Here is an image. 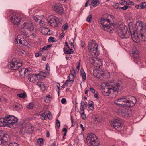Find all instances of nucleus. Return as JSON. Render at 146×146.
Wrapping results in <instances>:
<instances>
[{
  "instance_id": "nucleus-31",
  "label": "nucleus",
  "mask_w": 146,
  "mask_h": 146,
  "mask_svg": "<svg viewBox=\"0 0 146 146\" xmlns=\"http://www.w3.org/2000/svg\"><path fill=\"white\" fill-rule=\"evenodd\" d=\"M17 96L19 98H24L27 96L25 92L23 93H19L17 94Z\"/></svg>"
},
{
  "instance_id": "nucleus-2",
  "label": "nucleus",
  "mask_w": 146,
  "mask_h": 146,
  "mask_svg": "<svg viewBox=\"0 0 146 146\" xmlns=\"http://www.w3.org/2000/svg\"><path fill=\"white\" fill-rule=\"evenodd\" d=\"M114 102L117 105L130 107L135 105L136 102V100L134 97L128 95L117 99L114 101Z\"/></svg>"
},
{
  "instance_id": "nucleus-32",
  "label": "nucleus",
  "mask_w": 146,
  "mask_h": 146,
  "mask_svg": "<svg viewBox=\"0 0 146 146\" xmlns=\"http://www.w3.org/2000/svg\"><path fill=\"white\" fill-rule=\"evenodd\" d=\"M80 75L82 76V77L83 81H85L86 79V74L83 70L82 71L81 70Z\"/></svg>"
},
{
  "instance_id": "nucleus-13",
  "label": "nucleus",
  "mask_w": 146,
  "mask_h": 146,
  "mask_svg": "<svg viewBox=\"0 0 146 146\" xmlns=\"http://www.w3.org/2000/svg\"><path fill=\"white\" fill-rule=\"evenodd\" d=\"M105 86L104 89H102V93L105 96H108L109 94L113 92L110 86V84L108 83H105Z\"/></svg>"
},
{
  "instance_id": "nucleus-29",
  "label": "nucleus",
  "mask_w": 146,
  "mask_h": 146,
  "mask_svg": "<svg viewBox=\"0 0 146 146\" xmlns=\"http://www.w3.org/2000/svg\"><path fill=\"white\" fill-rule=\"evenodd\" d=\"M88 107L90 108V110H93L94 108V103L92 101H91L88 103Z\"/></svg>"
},
{
  "instance_id": "nucleus-44",
  "label": "nucleus",
  "mask_w": 146,
  "mask_h": 146,
  "mask_svg": "<svg viewBox=\"0 0 146 146\" xmlns=\"http://www.w3.org/2000/svg\"><path fill=\"white\" fill-rule=\"evenodd\" d=\"M37 142L39 144H41L43 142V139L42 138H40L37 139Z\"/></svg>"
},
{
  "instance_id": "nucleus-11",
  "label": "nucleus",
  "mask_w": 146,
  "mask_h": 146,
  "mask_svg": "<svg viewBox=\"0 0 146 146\" xmlns=\"http://www.w3.org/2000/svg\"><path fill=\"white\" fill-rule=\"evenodd\" d=\"M22 65V62L17 61L16 59L13 58L11 60L9 66L10 67L11 70H15L20 67Z\"/></svg>"
},
{
  "instance_id": "nucleus-63",
  "label": "nucleus",
  "mask_w": 146,
  "mask_h": 146,
  "mask_svg": "<svg viewBox=\"0 0 146 146\" xmlns=\"http://www.w3.org/2000/svg\"><path fill=\"white\" fill-rule=\"evenodd\" d=\"M81 47H83L84 45V42L82 41L81 42Z\"/></svg>"
},
{
  "instance_id": "nucleus-18",
  "label": "nucleus",
  "mask_w": 146,
  "mask_h": 146,
  "mask_svg": "<svg viewBox=\"0 0 146 146\" xmlns=\"http://www.w3.org/2000/svg\"><path fill=\"white\" fill-rule=\"evenodd\" d=\"M133 48H134L135 49L133 51L132 53L133 60L135 63L139 64L138 62H139L140 59L138 52L136 49L135 47Z\"/></svg>"
},
{
  "instance_id": "nucleus-53",
  "label": "nucleus",
  "mask_w": 146,
  "mask_h": 146,
  "mask_svg": "<svg viewBox=\"0 0 146 146\" xmlns=\"http://www.w3.org/2000/svg\"><path fill=\"white\" fill-rule=\"evenodd\" d=\"M18 50L19 51V54H23L24 53L25 51L23 50H20L19 49Z\"/></svg>"
},
{
  "instance_id": "nucleus-5",
  "label": "nucleus",
  "mask_w": 146,
  "mask_h": 146,
  "mask_svg": "<svg viewBox=\"0 0 146 146\" xmlns=\"http://www.w3.org/2000/svg\"><path fill=\"white\" fill-rule=\"evenodd\" d=\"M100 24L101 28L108 31H111V28L113 27L114 26V24L112 23L109 19L106 18H102L101 19Z\"/></svg>"
},
{
  "instance_id": "nucleus-42",
  "label": "nucleus",
  "mask_w": 146,
  "mask_h": 146,
  "mask_svg": "<svg viewBox=\"0 0 146 146\" xmlns=\"http://www.w3.org/2000/svg\"><path fill=\"white\" fill-rule=\"evenodd\" d=\"M119 4L117 3H115L113 5V7L116 9H117L118 8H119Z\"/></svg>"
},
{
  "instance_id": "nucleus-60",
  "label": "nucleus",
  "mask_w": 146,
  "mask_h": 146,
  "mask_svg": "<svg viewBox=\"0 0 146 146\" xmlns=\"http://www.w3.org/2000/svg\"><path fill=\"white\" fill-rule=\"evenodd\" d=\"M80 127L81 128L82 131H84V128L83 127V125L82 124H80Z\"/></svg>"
},
{
  "instance_id": "nucleus-49",
  "label": "nucleus",
  "mask_w": 146,
  "mask_h": 146,
  "mask_svg": "<svg viewBox=\"0 0 146 146\" xmlns=\"http://www.w3.org/2000/svg\"><path fill=\"white\" fill-rule=\"evenodd\" d=\"M56 125L58 127H59L60 126V123L59 120L58 119H56Z\"/></svg>"
},
{
  "instance_id": "nucleus-62",
  "label": "nucleus",
  "mask_w": 146,
  "mask_h": 146,
  "mask_svg": "<svg viewBox=\"0 0 146 146\" xmlns=\"http://www.w3.org/2000/svg\"><path fill=\"white\" fill-rule=\"evenodd\" d=\"M65 35V33H62L61 34V37L62 38Z\"/></svg>"
},
{
  "instance_id": "nucleus-25",
  "label": "nucleus",
  "mask_w": 146,
  "mask_h": 146,
  "mask_svg": "<svg viewBox=\"0 0 146 146\" xmlns=\"http://www.w3.org/2000/svg\"><path fill=\"white\" fill-rule=\"evenodd\" d=\"M42 113L40 115V116L41 117V118L43 120H45L46 119L47 117L46 115L47 114V112H49L47 111H42L41 112Z\"/></svg>"
},
{
  "instance_id": "nucleus-27",
  "label": "nucleus",
  "mask_w": 146,
  "mask_h": 146,
  "mask_svg": "<svg viewBox=\"0 0 146 146\" xmlns=\"http://www.w3.org/2000/svg\"><path fill=\"white\" fill-rule=\"evenodd\" d=\"M14 108L16 111H18L22 109V106L20 104H17L14 106Z\"/></svg>"
},
{
  "instance_id": "nucleus-35",
  "label": "nucleus",
  "mask_w": 146,
  "mask_h": 146,
  "mask_svg": "<svg viewBox=\"0 0 146 146\" xmlns=\"http://www.w3.org/2000/svg\"><path fill=\"white\" fill-rule=\"evenodd\" d=\"M68 27V24L67 23H66L64 24L62 27V31H64L65 30H67Z\"/></svg>"
},
{
  "instance_id": "nucleus-22",
  "label": "nucleus",
  "mask_w": 146,
  "mask_h": 146,
  "mask_svg": "<svg viewBox=\"0 0 146 146\" xmlns=\"http://www.w3.org/2000/svg\"><path fill=\"white\" fill-rule=\"evenodd\" d=\"M30 31V30L26 29V30H23L22 31V36H25L26 37H29L32 35L31 31Z\"/></svg>"
},
{
  "instance_id": "nucleus-40",
  "label": "nucleus",
  "mask_w": 146,
  "mask_h": 146,
  "mask_svg": "<svg viewBox=\"0 0 146 146\" xmlns=\"http://www.w3.org/2000/svg\"><path fill=\"white\" fill-rule=\"evenodd\" d=\"M51 96L50 95H48L45 98V102H48L49 101V100H48L49 98H51Z\"/></svg>"
},
{
  "instance_id": "nucleus-43",
  "label": "nucleus",
  "mask_w": 146,
  "mask_h": 146,
  "mask_svg": "<svg viewBox=\"0 0 146 146\" xmlns=\"http://www.w3.org/2000/svg\"><path fill=\"white\" fill-rule=\"evenodd\" d=\"M48 41L50 42H54L55 41V39L53 37H50L48 39Z\"/></svg>"
},
{
  "instance_id": "nucleus-30",
  "label": "nucleus",
  "mask_w": 146,
  "mask_h": 146,
  "mask_svg": "<svg viewBox=\"0 0 146 146\" xmlns=\"http://www.w3.org/2000/svg\"><path fill=\"white\" fill-rule=\"evenodd\" d=\"M23 128H25L26 129L28 127H31V125L29 123H23L22 125Z\"/></svg>"
},
{
  "instance_id": "nucleus-8",
  "label": "nucleus",
  "mask_w": 146,
  "mask_h": 146,
  "mask_svg": "<svg viewBox=\"0 0 146 146\" xmlns=\"http://www.w3.org/2000/svg\"><path fill=\"white\" fill-rule=\"evenodd\" d=\"M88 49L92 55L97 56L99 54V51L98 49V45L94 40L89 42L88 45Z\"/></svg>"
},
{
  "instance_id": "nucleus-9",
  "label": "nucleus",
  "mask_w": 146,
  "mask_h": 146,
  "mask_svg": "<svg viewBox=\"0 0 146 146\" xmlns=\"http://www.w3.org/2000/svg\"><path fill=\"white\" fill-rule=\"evenodd\" d=\"M97 138L96 135L92 133L88 134L86 138L87 143L90 146H95L97 142Z\"/></svg>"
},
{
  "instance_id": "nucleus-64",
  "label": "nucleus",
  "mask_w": 146,
  "mask_h": 146,
  "mask_svg": "<svg viewBox=\"0 0 146 146\" xmlns=\"http://www.w3.org/2000/svg\"><path fill=\"white\" fill-rule=\"evenodd\" d=\"M39 56V54L38 53H36L35 54V56L36 57H38Z\"/></svg>"
},
{
  "instance_id": "nucleus-16",
  "label": "nucleus",
  "mask_w": 146,
  "mask_h": 146,
  "mask_svg": "<svg viewBox=\"0 0 146 146\" xmlns=\"http://www.w3.org/2000/svg\"><path fill=\"white\" fill-rule=\"evenodd\" d=\"M20 36L18 35L17 38H16L15 40V43L19 46H20V44H21L25 46H27L28 44L27 41L24 38H20Z\"/></svg>"
},
{
  "instance_id": "nucleus-55",
  "label": "nucleus",
  "mask_w": 146,
  "mask_h": 146,
  "mask_svg": "<svg viewBox=\"0 0 146 146\" xmlns=\"http://www.w3.org/2000/svg\"><path fill=\"white\" fill-rule=\"evenodd\" d=\"M33 18H34V20L36 22H37L38 20V18L36 16L34 17H33Z\"/></svg>"
},
{
  "instance_id": "nucleus-45",
  "label": "nucleus",
  "mask_w": 146,
  "mask_h": 146,
  "mask_svg": "<svg viewBox=\"0 0 146 146\" xmlns=\"http://www.w3.org/2000/svg\"><path fill=\"white\" fill-rule=\"evenodd\" d=\"M81 113V117L83 119H85L86 118V115L84 114V111H82Z\"/></svg>"
},
{
  "instance_id": "nucleus-57",
  "label": "nucleus",
  "mask_w": 146,
  "mask_h": 146,
  "mask_svg": "<svg viewBox=\"0 0 146 146\" xmlns=\"http://www.w3.org/2000/svg\"><path fill=\"white\" fill-rule=\"evenodd\" d=\"M69 43L71 46L74 49L75 48L74 46V44H73L72 42H70Z\"/></svg>"
},
{
  "instance_id": "nucleus-48",
  "label": "nucleus",
  "mask_w": 146,
  "mask_h": 146,
  "mask_svg": "<svg viewBox=\"0 0 146 146\" xmlns=\"http://www.w3.org/2000/svg\"><path fill=\"white\" fill-rule=\"evenodd\" d=\"M43 83V82H41V81H39L36 84L39 87H40L42 85V83Z\"/></svg>"
},
{
  "instance_id": "nucleus-21",
  "label": "nucleus",
  "mask_w": 146,
  "mask_h": 146,
  "mask_svg": "<svg viewBox=\"0 0 146 146\" xmlns=\"http://www.w3.org/2000/svg\"><path fill=\"white\" fill-rule=\"evenodd\" d=\"M76 74H70L69 76V79H68L64 83L66 85L69 86L68 84V83L71 82L72 84H73L74 82V79L75 77Z\"/></svg>"
},
{
  "instance_id": "nucleus-28",
  "label": "nucleus",
  "mask_w": 146,
  "mask_h": 146,
  "mask_svg": "<svg viewBox=\"0 0 146 146\" xmlns=\"http://www.w3.org/2000/svg\"><path fill=\"white\" fill-rule=\"evenodd\" d=\"M100 0H93L91 2V3H92L93 4L94 7L97 6L100 3Z\"/></svg>"
},
{
  "instance_id": "nucleus-39",
  "label": "nucleus",
  "mask_w": 146,
  "mask_h": 146,
  "mask_svg": "<svg viewBox=\"0 0 146 146\" xmlns=\"http://www.w3.org/2000/svg\"><path fill=\"white\" fill-rule=\"evenodd\" d=\"M40 88L43 91L45 90H46V87L45 86L44 82H43V83H42L41 86Z\"/></svg>"
},
{
  "instance_id": "nucleus-38",
  "label": "nucleus",
  "mask_w": 146,
  "mask_h": 146,
  "mask_svg": "<svg viewBox=\"0 0 146 146\" xmlns=\"http://www.w3.org/2000/svg\"><path fill=\"white\" fill-rule=\"evenodd\" d=\"M126 4L131 5H134V3L133 2L129 1V0H127L125 1Z\"/></svg>"
},
{
  "instance_id": "nucleus-26",
  "label": "nucleus",
  "mask_w": 146,
  "mask_h": 146,
  "mask_svg": "<svg viewBox=\"0 0 146 146\" xmlns=\"http://www.w3.org/2000/svg\"><path fill=\"white\" fill-rule=\"evenodd\" d=\"M63 51L65 54H73L74 53V51L71 48L68 49V50H67L66 49L64 48H63Z\"/></svg>"
},
{
  "instance_id": "nucleus-58",
  "label": "nucleus",
  "mask_w": 146,
  "mask_h": 146,
  "mask_svg": "<svg viewBox=\"0 0 146 146\" xmlns=\"http://www.w3.org/2000/svg\"><path fill=\"white\" fill-rule=\"evenodd\" d=\"M140 3L138 5H135V7L137 9H139V7H140Z\"/></svg>"
},
{
  "instance_id": "nucleus-36",
  "label": "nucleus",
  "mask_w": 146,
  "mask_h": 146,
  "mask_svg": "<svg viewBox=\"0 0 146 146\" xmlns=\"http://www.w3.org/2000/svg\"><path fill=\"white\" fill-rule=\"evenodd\" d=\"M48 111L49 112H47V117L50 120L52 118V116L51 115V113L49 111Z\"/></svg>"
},
{
  "instance_id": "nucleus-59",
  "label": "nucleus",
  "mask_w": 146,
  "mask_h": 146,
  "mask_svg": "<svg viewBox=\"0 0 146 146\" xmlns=\"http://www.w3.org/2000/svg\"><path fill=\"white\" fill-rule=\"evenodd\" d=\"M62 131L64 133H67V130L66 128H64L63 129Z\"/></svg>"
},
{
  "instance_id": "nucleus-33",
  "label": "nucleus",
  "mask_w": 146,
  "mask_h": 146,
  "mask_svg": "<svg viewBox=\"0 0 146 146\" xmlns=\"http://www.w3.org/2000/svg\"><path fill=\"white\" fill-rule=\"evenodd\" d=\"M51 46V45H49L45 46L43 47L42 48L40 49L41 51L42 50H47L49 48H50Z\"/></svg>"
},
{
  "instance_id": "nucleus-56",
  "label": "nucleus",
  "mask_w": 146,
  "mask_h": 146,
  "mask_svg": "<svg viewBox=\"0 0 146 146\" xmlns=\"http://www.w3.org/2000/svg\"><path fill=\"white\" fill-rule=\"evenodd\" d=\"M90 2V1L89 0H88L86 1V3L85 4V6L86 7H87L88 6V4Z\"/></svg>"
},
{
  "instance_id": "nucleus-3",
  "label": "nucleus",
  "mask_w": 146,
  "mask_h": 146,
  "mask_svg": "<svg viewBox=\"0 0 146 146\" xmlns=\"http://www.w3.org/2000/svg\"><path fill=\"white\" fill-rule=\"evenodd\" d=\"M17 117L13 115H7L4 118H0V126H7L10 128L18 127L19 126L17 123Z\"/></svg>"
},
{
  "instance_id": "nucleus-19",
  "label": "nucleus",
  "mask_w": 146,
  "mask_h": 146,
  "mask_svg": "<svg viewBox=\"0 0 146 146\" xmlns=\"http://www.w3.org/2000/svg\"><path fill=\"white\" fill-rule=\"evenodd\" d=\"M130 111L126 109H120L118 111L119 114L125 117H128L130 115Z\"/></svg>"
},
{
  "instance_id": "nucleus-14",
  "label": "nucleus",
  "mask_w": 146,
  "mask_h": 146,
  "mask_svg": "<svg viewBox=\"0 0 146 146\" xmlns=\"http://www.w3.org/2000/svg\"><path fill=\"white\" fill-rule=\"evenodd\" d=\"M22 20L21 17L18 14L14 15L11 17V21L14 25H18Z\"/></svg>"
},
{
  "instance_id": "nucleus-47",
  "label": "nucleus",
  "mask_w": 146,
  "mask_h": 146,
  "mask_svg": "<svg viewBox=\"0 0 146 146\" xmlns=\"http://www.w3.org/2000/svg\"><path fill=\"white\" fill-rule=\"evenodd\" d=\"M46 70L48 71V72H50V68L49 65L48 63H47L46 64Z\"/></svg>"
},
{
  "instance_id": "nucleus-6",
  "label": "nucleus",
  "mask_w": 146,
  "mask_h": 146,
  "mask_svg": "<svg viewBox=\"0 0 146 146\" xmlns=\"http://www.w3.org/2000/svg\"><path fill=\"white\" fill-rule=\"evenodd\" d=\"M118 28V35L122 39L127 38L129 37L130 35L127 27L123 24L119 25Z\"/></svg>"
},
{
  "instance_id": "nucleus-41",
  "label": "nucleus",
  "mask_w": 146,
  "mask_h": 146,
  "mask_svg": "<svg viewBox=\"0 0 146 146\" xmlns=\"http://www.w3.org/2000/svg\"><path fill=\"white\" fill-rule=\"evenodd\" d=\"M92 17V15H90L87 17L86 18V20L88 22H90L91 19Z\"/></svg>"
},
{
  "instance_id": "nucleus-54",
  "label": "nucleus",
  "mask_w": 146,
  "mask_h": 146,
  "mask_svg": "<svg viewBox=\"0 0 146 146\" xmlns=\"http://www.w3.org/2000/svg\"><path fill=\"white\" fill-rule=\"evenodd\" d=\"M89 91H91L93 93H94L95 92V90L94 89L92 88H91L90 89V90Z\"/></svg>"
},
{
  "instance_id": "nucleus-7",
  "label": "nucleus",
  "mask_w": 146,
  "mask_h": 146,
  "mask_svg": "<svg viewBox=\"0 0 146 146\" xmlns=\"http://www.w3.org/2000/svg\"><path fill=\"white\" fill-rule=\"evenodd\" d=\"M110 123L111 126L118 131H121L123 129L124 127L121 119L118 117H116Z\"/></svg>"
},
{
  "instance_id": "nucleus-1",
  "label": "nucleus",
  "mask_w": 146,
  "mask_h": 146,
  "mask_svg": "<svg viewBox=\"0 0 146 146\" xmlns=\"http://www.w3.org/2000/svg\"><path fill=\"white\" fill-rule=\"evenodd\" d=\"M135 29L132 31L130 29L133 40L138 42L140 40L146 41V26L145 23L140 21H138L135 26Z\"/></svg>"
},
{
  "instance_id": "nucleus-46",
  "label": "nucleus",
  "mask_w": 146,
  "mask_h": 146,
  "mask_svg": "<svg viewBox=\"0 0 146 146\" xmlns=\"http://www.w3.org/2000/svg\"><path fill=\"white\" fill-rule=\"evenodd\" d=\"M27 129H28L30 132H31L33 131V126L31 125V127H28Z\"/></svg>"
},
{
  "instance_id": "nucleus-24",
  "label": "nucleus",
  "mask_w": 146,
  "mask_h": 146,
  "mask_svg": "<svg viewBox=\"0 0 146 146\" xmlns=\"http://www.w3.org/2000/svg\"><path fill=\"white\" fill-rule=\"evenodd\" d=\"M19 73L20 75L22 76L23 74H24L25 76L27 75V74L29 73V70L27 69H20L19 70Z\"/></svg>"
},
{
  "instance_id": "nucleus-12",
  "label": "nucleus",
  "mask_w": 146,
  "mask_h": 146,
  "mask_svg": "<svg viewBox=\"0 0 146 146\" xmlns=\"http://www.w3.org/2000/svg\"><path fill=\"white\" fill-rule=\"evenodd\" d=\"M22 21L23 23L21 25V29H26L30 31H33L34 27L31 21L26 19L24 21L22 20Z\"/></svg>"
},
{
  "instance_id": "nucleus-50",
  "label": "nucleus",
  "mask_w": 146,
  "mask_h": 146,
  "mask_svg": "<svg viewBox=\"0 0 146 146\" xmlns=\"http://www.w3.org/2000/svg\"><path fill=\"white\" fill-rule=\"evenodd\" d=\"M128 8V6L127 5H125L124 7H119V9H122L123 10H126Z\"/></svg>"
},
{
  "instance_id": "nucleus-52",
  "label": "nucleus",
  "mask_w": 146,
  "mask_h": 146,
  "mask_svg": "<svg viewBox=\"0 0 146 146\" xmlns=\"http://www.w3.org/2000/svg\"><path fill=\"white\" fill-rule=\"evenodd\" d=\"M66 101V100L65 98H63L61 100V102L62 104H65Z\"/></svg>"
},
{
  "instance_id": "nucleus-20",
  "label": "nucleus",
  "mask_w": 146,
  "mask_h": 146,
  "mask_svg": "<svg viewBox=\"0 0 146 146\" xmlns=\"http://www.w3.org/2000/svg\"><path fill=\"white\" fill-rule=\"evenodd\" d=\"M27 75L29 76L28 77V79L31 82L34 83L38 79V76H40V74H31L29 73L27 74Z\"/></svg>"
},
{
  "instance_id": "nucleus-61",
  "label": "nucleus",
  "mask_w": 146,
  "mask_h": 146,
  "mask_svg": "<svg viewBox=\"0 0 146 146\" xmlns=\"http://www.w3.org/2000/svg\"><path fill=\"white\" fill-rule=\"evenodd\" d=\"M49 136H50V134H49V131H47L46 136L47 137H49Z\"/></svg>"
},
{
  "instance_id": "nucleus-34",
  "label": "nucleus",
  "mask_w": 146,
  "mask_h": 146,
  "mask_svg": "<svg viewBox=\"0 0 146 146\" xmlns=\"http://www.w3.org/2000/svg\"><path fill=\"white\" fill-rule=\"evenodd\" d=\"M140 8L142 9L146 8V2H144L141 3Z\"/></svg>"
},
{
  "instance_id": "nucleus-10",
  "label": "nucleus",
  "mask_w": 146,
  "mask_h": 146,
  "mask_svg": "<svg viewBox=\"0 0 146 146\" xmlns=\"http://www.w3.org/2000/svg\"><path fill=\"white\" fill-rule=\"evenodd\" d=\"M110 86L111 89V90L114 92H118L122 89V82L120 81H118L116 82H114L113 83H110Z\"/></svg>"
},
{
  "instance_id": "nucleus-15",
  "label": "nucleus",
  "mask_w": 146,
  "mask_h": 146,
  "mask_svg": "<svg viewBox=\"0 0 146 146\" xmlns=\"http://www.w3.org/2000/svg\"><path fill=\"white\" fill-rule=\"evenodd\" d=\"M48 21L50 26L53 27H55L59 23V20L57 17L51 18L50 17H48Z\"/></svg>"
},
{
  "instance_id": "nucleus-17",
  "label": "nucleus",
  "mask_w": 146,
  "mask_h": 146,
  "mask_svg": "<svg viewBox=\"0 0 146 146\" xmlns=\"http://www.w3.org/2000/svg\"><path fill=\"white\" fill-rule=\"evenodd\" d=\"M54 10L56 12L59 14H62L63 13V9L62 5L59 3L54 4Z\"/></svg>"
},
{
  "instance_id": "nucleus-23",
  "label": "nucleus",
  "mask_w": 146,
  "mask_h": 146,
  "mask_svg": "<svg viewBox=\"0 0 146 146\" xmlns=\"http://www.w3.org/2000/svg\"><path fill=\"white\" fill-rule=\"evenodd\" d=\"M88 104L86 102H82L81 103V106L80 111H84V110L87 107Z\"/></svg>"
},
{
  "instance_id": "nucleus-4",
  "label": "nucleus",
  "mask_w": 146,
  "mask_h": 146,
  "mask_svg": "<svg viewBox=\"0 0 146 146\" xmlns=\"http://www.w3.org/2000/svg\"><path fill=\"white\" fill-rule=\"evenodd\" d=\"M2 131H0V145H4L7 143V146H19V145L17 143L14 142H10V136L6 134L2 133Z\"/></svg>"
},
{
  "instance_id": "nucleus-51",
  "label": "nucleus",
  "mask_w": 146,
  "mask_h": 146,
  "mask_svg": "<svg viewBox=\"0 0 146 146\" xmlns=\"http://www.w3.org/2000/svg\"><path fill=\"white\" fill-rule=\"evenodd\" d=\"M79 67H80V66H78L76 67V71H75L74 70H73V71H74V74H75V73L76 72H78L79 70Z\"/></svg>"
},
{
  "instance_id": "nucleus-37",
  "label": "nucleus",
  "mask_w": 146,
  "mask_h": 146,
  "mask_svg": "<svg viewBox=\"0 0 146 146\" xmlns=\"http://www.w3.org/2000/svg\"><path fill=\"white\" fill-rule=\"evenodd\" d=\"M34 106V104L33 103H30L27 106V108L28 109H32L33 106Z\"/></svg>"
}]
</instances>
